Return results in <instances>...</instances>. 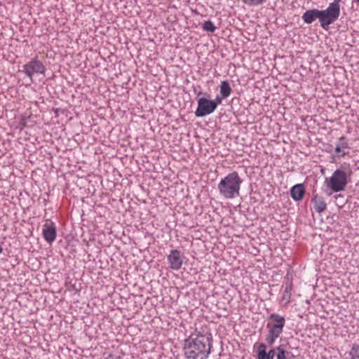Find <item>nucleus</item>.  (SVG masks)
Here are the masks:
<instances>
[{"instance_id": "obj_1", "label": "nucleus", "mask_w": 359, "mask_h": 359, "mask_svg": "<svg viewBox=\"0 0 359 359\" xmlns=\"http://www.w3.org/2000/svg\"><path fill=\"white\" fill-rule=\"evenodd\" d=\"M211 334L192 333L184 340L183 350L187 359H207L212 348Z\"/></svg>"}, {"instance_id": "obj_2", "label": "nucleus", "mask_w": 359, "mask_h": 359, "mask_svg": "<svg viewBox=\"0 0 359 359\" xmlns=\"http://www.w3.org/2000/svg\"><path fill=\"white\" fill-rule=\"evenodd\" d=\"M343 168L344 170L337 169L331 177L325 178V184L332 192L344 191L348 183V178L352 173L350 164L344 163Z\"/></svg>"}, {"instance_id": "obj_3", "label": "nucleus", "mask_w": 359, "mask_h": 359, "mask_svg": "<svg viewBox=\"0 0 359 359\" xmlns=\"http://www.w3.org/2000/svg\"><path fill=\"white\" fill-rule=\"evenodd\" d=\"M243 180L236 171L228 174L218 184L220 194L225 198H233L239 196Z\"/></svg>"}, {"instance_id": "obj_4", "label": "nucleus", "mask_w": 359, "mask_h": 359, "mask_svg": "<svg viewBox=\"0 0 359 359\" xmlns=\"http://www.w3.org/2000/svg\"><path fill=\"white\" fill-rule=\"evenodd\" d=\"M340 9L332 5L325 10H319V22L320 26L327 30L329 26L334 23L339 17Z\"/></svg>"}, {"instance_id": "obj_5", "label": "nucleus", "mask_w": 359, "mask_h": 359, "mask_svg": "<svg viewBox=\"0 0 359 359\" xmlns=\"http://www.w3.org/2000/svg\"><path fill=\"white\" fill-rule=\"evenodd\" d=\"M285 324V318L277 314L272 313L269 316L266 328L269 332L280 336Z\"/></svg>"}, {"instance_id": "obj_6", "label": "nucleus", "mask_w": 359, "mask_h": 359, "mask_svg": "<svg viewBox=\"0 0 359 359\" xmlns=\"http://www.w3.org/2000/svg\"><path fill=\"white\" fill-rule=\"evenodd\" d=\"M216 109V103L212 100L202 97L198 100V107L195 111L197 117H202L210 114Z\"/></svg>"}, {"instance_id": "obj_7", "label": "nucleus", "mask_w": 359, "mask_h": 359, "mask_svg": "<svg viewBox=\"0 0 359 359\" xmlns=\"http://www.w3.org/2000/svg\"><path fill=\"white\" fill-rule=\"evenodd\" d=\"M23 72L32 80L34 74H44L46 67L41 61L34 59L23 66Z\"/></svg>"}, {"instance_id": "obj_8", "label": "nucleus", "mask_w": 359, "mask_h": 359, "mask_svg": "<svg viewBox=\"0 0 359 359\" xmlns=\"http://www.w3.org/2000/svg\"><path fill=\"white\" fill-rule=\"evenodd\" d=\"M43 235L44 239L50 243L55 240L57 235L56 228L55 226V224L53 222H46L43 225Z\"/></svg>"}, {"instance_id": "obj_9", "label": "nucleus", "mask_w": 359, "mask_h": 359, "mask_svg": "<svg viewBox=\"0 0 359 359\" xmlns=\"http://www.w3.org/2000/svg\"><path fill=\"white\" fill-rule=\"evenodd\" d=\"M170 268L174 270H178L182 265V258L181 253L177 250H172L170 254L168 256Z\"/></svg>"}, {"instance_id": "obj_10", "label": "nucleus", "mask_w": 359, "mask_h": 359, "mask_svg": "<svg viewBox=\"0 0 359 359\" xmlns=\"http://www.w3.org/2000/svg\"><path fill=\"white\" fill-rule=\"evenodd\" d=\"M305 194V188L302 184L293 186L290 190L291 197L296 201H302Z\"/></svg>"}, {"instance_id": "obj_11", "label": "nucleus", "mask_w": 359, "mask_h": 359, "mask_svg": "<svg viewBox=\"0 0 359 359\" xmlns=\"http://www.w3.org/2000/svg\"><path fill=\"white\" fill-rule=\"evenodd\" d=\"M311 203L313 204L315 210L321 213L326 210L327 204L323 196L315 194L311 198Z\"/></svg>"}, {"instance_id": "obj_12", "label": "nucleus", "mask_w": 359, "mask_h": 359, "mask_svg": "<svg viewBox=\"0 0 359 359\" xmlns=\"http://www.w3.org/2000/svg\"><path fill=\"white\" fill-rule=\"evenodd\" d=\"M317 18L319 20V10L315 8L306 11L302 15V20L306 24H311Z\"/></svg>"}, {"instance_id": "obj_13", "label": "nucleus", "mask_w": 359, "mask_h": 359, "mask_svg": "<svg viewBox=\"0 0 359 359\" xmlns=\"http://www.w3.org/2000/svg\"><path fill=\"white\" fill-rule=\"evenodd\" d=\"M231 88L227 81H222L220 85V93L222 98H226L231 93Z\"/></svg>"}, {"instance_id": "obj_14", "label": "nucleus", "mask_w": 359, "mask_h": 359, "mask_svg": "<svg viewBox=\"0 0 359 359\" xmlns=\"http://www.w3.org/2000/svg\"><path fill=\"white\" fill-rule=\"evenodd\" d=\"M277 359H287L290 352L286 351L285 345L281 344L276 348Z\"/></svg>"}, {"instance_id": "obj_15", "label": "nucleus", "mask_w": 359, "mask_h": 359, "mask_svg": "<svg viewBox=\"0 0 359 359\" xmlns=\"http://www.w3.org/2000/svg\"><path fill=\"white\" fill-rule=\"evenodd\" d=\"M266 349V346L264 344L262 343L259 345L257 348V359H269Z\"/></svg>"}, {"instance_id": "obj_16", "label": "nucleus", "mask_w": 359, "mask_h": 359, "mask_svg": "<svg viewBox=\"0 0 359 359\" xmlns=\"http://www.w3.org/2000/svg\"><path fill=\"white\" fill-rule=\"evenodd\" d=\"M203 29L206 32H210L211 33H213L216 27L214 25V24L210 20H207L203 24Z\"/></svg>"}, {"instance_id": "obj_17", "label": "nucleus", "mask_w": 359, "mask_h": 359, "mask_svg": "<svg viewBox=\"0 0 359 359\" xmlns=\"http://www.w3.org/2000/svg\"><path fill=\"white\" fill-rule=\"evenodd\" d=\"M336 146L343 149H349V144L347 138L345 136H341L339 139V141L337 143Z\"/></svg>"}, {"instance_id": "obj_18", "label": "nucleus", "mask_w": 359, "mask_h": 359, "mask_svg": "<svg viewBox=\"0 0 359 359\" xmlns=\"http://www.w3.org/2000/svg\"><path fill=\"white\" fill-rule=\"evenodd\" d=\"M351 359H359V345L353 344L350 352Z\"/></svg>"}, {"instance_id": "obj_19", "label": "nucleus", "mask_w": 359, "mask_h": 359, "mask_svg": "<svg viewBox=\"0 0 359 359\" xmlns=\"http://www.w3.org/2000/svg\"><path fill=\"white\" fill-rule=\"evenodd\" d=\"M280 336L279 335H277L276 334H273V333H270L269 332L266 338V341L267 342L268 344H269L270 346L273 345V343L275 342L276 339L277 338H278Z\"/></svg>"}, {"instance_id": "obj_20", "label": "nucleus", "mask_w": 359, "mask_h": 359, "mask_svg": "<svg viewBox=\"0 0 359 359\" xmlns=\"http://www.w3.org/2000/svg\"><path fill=\"white\" fill-rule=\"evenodd\" d=\"M265 0H243V1L249 6H257L263 4Z\"/></svg>"}, {"instance_id": "obj_21", "label": "nucleus", "mask_w": 359, "mask_h": 359, "mask_svg": "<svg viewBox=\"0 0 359 359\" xmlns=\"http://www.w3.org/2000/svg\"><path fill=\"white\" fill-rule=\"evenodd\" d=\"M344 149L340 148L339 147L336 146L334 151H335V153L337 154V157H339V158L344 157L346 155L348 154V152L344 151Z\"/></svg>"}, {"instance_id": "obj_22", "label": "nucleus", "mask_w": 359, "mask_h": 359, "mask_svg": "<svg viewBox=\"0 0 359 359\" xmlns=\"http://www.w3.org/2000/svg\"><path fill=\"white\" fill-rule=\"evenodd\" d=\"M276 348H273V349H271L268 353V355H269V359H273L274 356H275V353H276Z\"/></svg>"}, {"instance_id": "obj_23", "label": "nucleus", "mask_w": 359, "mask_h": 359, "mask_svg": "<svg viewBox=\"0 0 359 359\" xmlns=\"http://www.w3.org/2000/svg\"><path fill=\"white\" fill-rule=\"evenodd\" d=\"M341 1V0H334L332 3H331L330 4L333 6L334 7H335L337 8H338L340 9V4H339V3H340Z\"/></svg>"}, {"instance_id": "obj_24", "label": "nucleus", "mask_w": 359, "mask_h": 359, "mask_svg": "<svg viewBox=\"0 0 359 359\" xmlns=\"http://www.w3.org/2000/svg\"><path fill=\"white\" fill-rule=\"evenodd\" d=\"M222 97H220L219 96H217L215 100H212L214 103H216V107H217L218 104H221L222 102Z\"/></svg>"}, {"instance_id": "obj_25", "label": "nucleus", "mask_w": 359, "mask_h": 359, "mask_svg": "<svg viewBox=\"0 0 359 359\" xmlns=\"http://www.w3.org/2000/svg\"><path fill=\"white\" fill-rule=\"evenodd\" d=\"M3 252V248L0 245V253Z\"/></svg>"}, {"instance_id": "obj_26", "label": "nucleus", "mask_w": 359, "mask_h": 359, "mask_svg": "<svg viewBox=\"0 0 359 359\" xmlns=\"http://www.w3.org/2000/svg\"><path fill=\"white\" fill-rule=\"evenodd\" d=\"M285 293H289V291L287 290V288H286V289L285 290Z\"/></svg>"}, {"instance_id": "obj_27", "label": "nucleus", "mask_w": 359, "mask_h": 359, "mask_svg": "<svg viewBox=\"0 0 359 359\" xmlns=\"http://www.w3.org/2000/svg\"><path fill=\"white\" fill-rule=\"evenodd\" d=\"M356 1H357L358 2V4H359V0H356Z\"/></svg>"}]
</instances>
